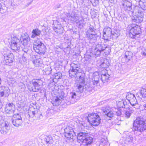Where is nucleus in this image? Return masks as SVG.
Wrapping results in <instances>:
<instances>
[{"label":"nucleus","instance_id":"obj_1","mask_svg":"<svg viewBox=\"0 0 146 146\" xmlns=\"http://www.w3.org/2000/svg\"><path fill=\"white\" fill-rule=\"evenodd\" d=\"M133 128L135 134L141 135L146 130V119L141 117H137L134 121Z\"/></svg>","mask_w":146,"mask_h":146},{"label":"nucleus","instance_id":"obj_2","mask_svg":"<svg viewBox=\"0 0 146 146\" xmlns=\"http://www.w3.org/2000/svg\"><path fill=\"white\" fill-rule=\"evenodd\" d=\"M110 51L111 49L107 45L101 43L96 45L95 48L92 50V53L96 58L99 56L101 53L103 52H104L106 55H108L110 54Z\"/></svg>","mask_w":146,"mask_h":146},{"label":"nucleus","instance_id":"obj_3","mask_svg":"<svg viewBox=\"0 0 146 146\" xmlns=\"http://www.w3.org/2000/svg\"><path fill=\"white\" fill-rule=\"evenodd\" d=\"M99 32L94 27L90 25L89 28L86 33L88 39L90 42L93 43L96 42L97 38L99 36Z\"/></svg>","mask_w":146,"mask_h":146},{"label":"nucleus","instance_id":"obj_4","mask_svg":"<svg viewBox=\"0 0 146 146\" xmlns=\"http://www.w3.org/2000/svg\"><path fill=\"white\" fill-rule=\"evenodd\" d=\"M87 119L88 122L91 125L95 126L98 125L101 120L100 116L97 113L89 114L87 117Z\"/></svg>","mask_w":146,"mask_h":146},{"label":"nucleus","instance_id":"obj_5","mask_svg":"<svg viewBox=\"0 0 146 146\" xmlns=\"http://www.w3.org/2000/svg\"><path fill=\"white\" fill-rule=\"evenodd\" d=\"M141 33V29L139 26L136 24L131 25V28L129 30V35L130 37L132 38L136 39L138 38Z\"/></svg>","mask_w":146,"mask_h":146},{"label":"nucleus","instance_id":"obj_6","mask_svg":"<svg viewBox=\"0 0 146 146\" xmlns=\"http://www.w3.org/2000/svg\"><path fill=\"white\" fill-rule=\"evenodd\" d=\"M33 48L34 50L40 55H44L45 46L43 43L38 40L34 41Z\"/></svg>","mask_w":146,"mask_h":146},{"label":"nucleus","instance_id":"obj_7","mask_svg":"<svg viewBox=\"0 0 146 146\" xmlns=\"http://www.w3.org/2000/svg\"><path fill=\"white\" fill-rule=\"evenodd\" d=\"M51 68L48 67L46 68V78L47 79V83L48 84L47 88H49V90L52 91L53 90V82H54V79H53V77H52L53 75L51 74Z\"/></svg>","mask_w":146,"mask_h":146},{"label":"nucleus","instance_id":"obj_8","mask_svg":"<svg viewBox=\"0 0 146 146\" xmlns=\"http://www.w3.org/2000/svg\"><path fill=\"white\" fill-rule=\"evenodd\" d=\"M81 72L80 66L79 64H71L70 69L69 71V75L70 77H77L76 74Z\"/></svg>","mask_w":146,"mask_h":146},{"label":"nucleus","instance_id":"obj_9","mask_svg":"<svg viewBox=\"0 0 146 146\" xmlns=\"http://www.w3.org/2000/svg\"><path fill=\"white\" fill-rule=\"evenodd\" d=\"M4 63L7 65L10 66L12 65L14 60L13 53H10V52L8 51L7 53L4 54Z\"/></svg>","mask_w":146,"mask_h":146},{"label":"nucleus","instance_id":"obj_10","mask_svg":"<svg viewBox=\"0 0 146 146\" xmlns=\"http://www.w3.org/2000/svg\"><path fill=\"white\" fill-rule=\"evenodd\" d=\"M126 98L133 107L135 108H138V105L137 103V100L134 94L131 93H127Z\"/></svg>","mask_w":146,"mask_h":146},{"label":"nucleus","instance_id":"obj_11","mask_svg":"<svg viewBox=\"0 0 146 146\" xmlns=\"http://www.w3.org/2000/svg\"><path fill=\"white\" fill-rule=\"evenodd\" d=\"M79 79L78 83L77 84L76 86L77 87L76 91L81 93L84 91V88L85 83L84 74H81V75L79 76Z\"/></svg>","mask_w":146,"mask_h":146},{"label":"nucleus","instance_id":"obj_12","mask_svg":"<svg viewBox=\"0 0 146 146\" xmlns=\"http://www.w3.org/2000/svg\"><path fill=\"white\" fill-rule=\"evenodd\" d=\"M64 135L68 139H72L76 135L72 128L69 126H67L64 129Z\"/></svg>","mask_w":146,"mask_h":146},{"label":"nucleus","instance_id":"obj_13","mask_svg":"<svg viewBox=\"0 0 146 146\" xmlns=\"http://www.w3.org/2000/svg\"><path fill=\"white\" fill-rule=\"evenodd\" d=\"M52 25L53 29L57 33L59 34L63 33L64 29L60 22L57 20L52 21Z\"/></svg>","mask_w":146,"mask_h":146},{"label":"nucleus","instance_id":"obj_14","mask_svg":"<svg viewBox=\"0 0 146 146\" xmlns=\"http://www.w3.org/2000/svg\"><path fill=\"white\" fill-rule=\"evenodd\" d=\"M13 116V118H12L11 120L13 125L16 127L21 125L23 122L21 114L19 113L15 114Z\"/></svg>","mask_w":146,"mask_h":146},{"label":"nucleus","instance_id":"obj_15","mask_svg":"<svg viewBox=\"0 0 146 146\" xmlns=\"http://www.w3.org/2000/svg\"><path fill=\"white\" fill-rule=\"evenodd\" d=\"M33 86L31 87L32 90L33 92H37L40 88V86L43 82L40 79L33 80L32 81Z\"/></svg>","mask_w":146,"mask_h":146},{"label":"nucleus","instance_id":"obj_16","mask_svg":"<svg viewBox=\"0 0 146 146\" xmlns=\"http://www.w3.org/2000/svg\"><path fill=\"white\" fill-rule=\"evenodd\" d=\"M10 128L8 122L5 121L0 125V132L2 134L5 135L9 132Z\"/></svg>","mask_w":146,"mask_h":146},{"label":"nucleus","instance_id":"obj_17","mask_svg":"<svg viewBox=\"0 0 146 146\" xmlns=\"http://www.w3.org/2000/svg\"><path fill=\"white\" fill-rule=\"evenodd\" d=\"M15 110V106L12 103L6 104L5 111L7 113L10 115V116L12 117L14 115Z\"/></svg>","mask_w":146,"mask_h":146},{"label":"nucleus","instance_id":"obj_18","mask_svg":"<svg viewBox=\"0 0 146 146\" xmlns=\"http://www.w3.org/2000/svg\"><path fill=\"white\" fill-rule=\"evenodd\" d=\"M67 17L68 20L73 23H75L79 19L78 14L74 10L72 11L71 13L67 14Z\"/></svg>","mask_w":146,"mask_h":146},{"label":"nucleus","instance_id":"obj_19","mask_svg":"<svg viewBox=\"0 0 146 146\" xmlns=\"http://www.w3.org/2000/svg\"><path fill=\"white\" fill-rule=\"evenodd\" d=\"M131 15H132L134 13L138 16L140 17L143 19L144 15L146 13L145 11L141 10V9L138 6H135L133 8L132 11H131Z\"/></svg>","mask_w":146,"mask_h":146},{"label":"nucleus","instance_id":"obj_20","mask_svg":"<svg viewBox=\"0 0 146 146\" xmlns=\"http://www.w3.org/2000/svg\"><path fill=\"white\" fill-rule=\"evenodd\" d=\"M112 31L111 28L108 27H106L103 31V38L105 40H108L110 39V37L111 36Z\"/></svg>","mask_w":146,"mask_h":146},{"label":"nucleus","instance_id":"obj_21","mask_svg":"<svg viewBox=\"0 0 146 146\" xmlns=\"http://www.w3.org/2000/svg\"><path fill=\"white\" fill-rule=\"evenodd\" d=\"M104 70H102L101 72V79L102 82L105 83L106 82H108L110 80V75L108 73L107 70L104 69Z\"/></svg>","mask_w":146,"mask_h":146},{"label":"nucleus","instance_id":"obj_22","mask_svg":"<svg viewBox=\"0 0 146 146\" xmlns=\"http://www.w3.org/2000/svg\"><path fill=\"white\" fill-rule=\"evenodd\" d=\"M9 93V88L5 86L0 87V97H7L8 96Z\"/></svg>","mask_w":146,"mask_h":146},{"label":"nucleus","instance_id":"obj_23","mask_svg":"<svg viewBox=\"0 0 146 146\" xmlns=\"http://www.w3.org/2000/svg\"><path fill=\"white\" fill-rule=\"evenodd\" d=\"M77 141L78 142H84L86 136L88 135V133L82 131H80L77 133Z\"/></svg>","mask_w":146,"mask_h":146},{"label":"nucleus","instance_id":"obj_24","mask_svg":"<svg viewBox=\"0 0 146 146\" xmlns=\"http://www.w3.org/2000/svg\"><path fill=\"white\" fill-rule=\"evenodd\" d=\"M64 96V93L63 92L61 93V95L56 97L54 98L52 104L54 106H57L59 105L62 102V99Z\"/></svg>","mask_w":146,"mask_h":146},{"label":"nucleus","instance_id":"obj_25","mask_svg":"<svg viewBox=\"0 0 146 146\" xmlns=\"http://www.w3.org/2000/svg\"><path fill=\"white\" fill-rule=\"evenodd\" d=\"M18 41L15 42L14 43L10 44V48L13 50H20L21 47V42L20 40L18 39Z\"/></svg>","mask_w":146,"mask_h":146},{"label":"nucleus","instance_id":"obj_26","mask_svg":"<svg viewBox=\"0 0 146 146\" xmlns=\"http://www.w3.org/2000/svg\"><path fill=\"white\" fill-rule=\"evenodd\" d=\"M122 5L125 11H129L132 9V3L126 0L123 1Z\"/></svg>","mask_w":146,"mask_h":146},{"label":"nucleus","instance_id":"obj_27","mask_svg":"<svg viewBox=\"0 0 146 146\" xmlns=\"http://www.w3.org/2000/svg\"><path fill=\"white\" fill-rule=\"evenodd\" d=\"M88 8L86 6L81 7H80V15L82 17L85 15L87 16L88 15Z\"/></svg>","mask_w":146,"mask_h":146},{"label":"nucleus","instance_id":"obj_28","mask_svg":"<svg viewBox=\"0 0 146 146\" xmlns=\"http://www.w3.org/2000/svg\"><path fill=\"white\" fill-rule=\"evenodd\" d=\"M100 78L99 75L97 74L96 75L94 74L93 78H92V82L94 85L97 86L99 84V78Z\"/></svg>","mask_w":146,"mask_h":146},{"label":"nucleus","instance_id":"obj_29","mask_svg":"<svg viewBox=\"0 0 146 146\" xmlns=\"http://www.w3.org/2000/svg\"><path fill=\"white\" fill-rule=\"evenodd\" d=\"M30 38L29 37L23 38L20 41L21 46H26L30 43Z\"/></svg>","mask_w":146,"mask_h":146},{"label":"nucleus","instance_id":"obj_30","mask_svg":"<svg viewBox=\"0 0 146 146\" xmlns=\"http://www.w3.org/2000/svg\"><path fill=\"white\" fill-rule=\"evenodd\" d=\"M136 96H138L140 98L146 97V88H142L140 92L136 94Z\"/></svg>","mask_w":146,"mask_h":146},{"label":"nucleus","instance_id":"obj_31","mask_svg":"<svg viewBox=\"0 0 146 146\" xmlns=\"http://www.w3.org/2000/svg\"><path fill=\"white\" fill-rule=\"evenodd\" d=\"M139 5L141 9L143 11L146 10V0H139Z\"/></svg>","mask_w":146,"mask_h":146},{"label":"nucleus","instance_id":"obj_32","mask_svg":"<svg viewBox=\"0 0 146 146\" xmlns=\"http://www.w3.org/2000/svg\"><path fill=\"white\" fill-rule=\"evenodd\" d=\"M32 33L31 37V38H34L37 36H39L41 34V31L38 29H35L33 30Z\"/></svg>","mask_w":146,"mask_h":146},{"label":"nucleus","instance_id":"obj_33","mask_svg":"<svg viewBox=\"0 0 146 146\" xmlns=\"http://www.w3.org/2000/svg\"><path fill=\"white\" fill-rule=\"evenodd\" d=\"M132 53L130 52L127 51L125 54L124 58L126 62H129L132 58Z\"/></svg>","mask_w":146,"mask_h":146},{"label":"nucleus","instance_id":"obj_34","mask_svg":"<svg viewBox=\"0 0 146 146\" xmlns=\"http://www.w3.org/2000/svg\"><path fill=\"white\" fill-rule=\"evenodd\" d=\"M133 137L131 135H127L125 138V143L128 144L132 143L133 141Z\"/></svg>","mask_w":146,"mask_h":146},{"label":"nucleus","instance_id":"obj_35","mask_svg":"<svg viewBox=\"0 0 146 146\" xmlns=\"http://www.w3.org/2000/svg\"><path fill=\"white\" fill-rule=\"evenodd\" d=\"M132 21L133 22L136 23H140L143 20V19L140 17L138 16V15H135V17H133L131 18Z\"/></svg>","mask_w":146,"mask_h":146},{"label":"nucleus","instance_id":"obj_36","mask_svg":"<svg viewBox=\"0 0 146 146\" xmlns=\"http://www.w3.org/2000/svg\"><path fill=\"white\" fill-rule=\"evenodd\" d=\"M110 65L109 61L106 59L104 60V61L100 64V66L101 68H107Z\"/></svg>","mask_w":146,"mask_h":146},{"label":"nucleus","instance_id":"obj_37","mask_svg":"<svg viewBox=\"0 0 146 146\" xmlns=\"http://www.w3.org/2000/svg\"><path fill=\"white\" fill-rule=\"evenodd\" d=\"M93 139L92 138L89 136V134L87 136H86V137L85 139L84 140V142H85L86 144L88 145V144H90L92 142Z\"/></svg>","mask_w":146,"mask_h":146},{"label":"nucleus","instance_id":"obj_38","mask_svg":"<svg viewBox=\"0 0 146 146\" xmlns=\"http://www.w3.org/2000/svg\"><path fill=\"white\" fill-rule=\"evenodd\" d=\"M53 79H54V81L56 82V80L60 79L62 77V74L61 73L58 72L54 74L52 76Z\"/></svg>","mask_w":146,"mask_h":146},{"label":"nucleus","instance_id":"obj_39","mask_svg":"<svg viewBox=\"0 0 146 146\" xmlns=\"http://www.w3.org/2000/svg\"><path fill=\"white\" fill-rule=\"evenodd\" d=\"M53 140L52 137L50 135L46 137V143L48 144V146H51L52 144Z\"/></svg>","mask_w":146,"mask_h":146},{"label":"nucleus","instance_id":"obj_40","mask_svg":"<svg viewBox=\"0 0 146 146\" xmlns=\"http://www.w3.org/2000/svg\"><path fill=\"white\" fill-rule=\"evenodd\" d=\"M19 50L20 51L22 50L24 52H27V53H28V52H31V50L30 49V48L29 47V48H27V46H21L20 50Z\"/></svg>","mask_w":146,"mask_h":146},{"label":"nucleus","instance_id":"obj_41","mask_svg":"<svg viewBox=\"0 0 146 146\" xmlns=\"http://www.w3.org/2000/svg\"><path fill=\"white\" fill-rule=\"evenodd\" d=\"M133 112V110H131L130 108L127 110H126L125 111V117L127 118H129L130 117L131 115V114Z\"/></svg>","mask_w":146,"mask_h":146},{"label":"nucleus","instance_id":"obj_42","mask_svg":"<svg viewBox=\"0 0 146 146\" xmlns=\"http://www.w3.org/2000/svg\"><path fill=\"white\" fill-rule=\"evenodd\" d=\"M43 63V62L42 59L40 58L38 59L36 61L34 62V64L36 66H41Z\"/></svg>","mask_w":146,"mask_h":146},{"label":"nucleus","instance_id":"obj_43","mask_svg":"<svg viewBox=\"0 0 146 146\" xmlns=\"http://www.w3.org/2000/svg\"><path fill=\"white\" fill-rule=\"evenodd\" d=\"M36 114L35 111L29 110L28 112V116L29 117H33Z\"/></svg>","mask_w":146,"mask_h":146},{"label":"nucleus","instance_id":"obj_44","mask_svg":"<svg viewBox=\"0 0 146 146\" xmlns=\"http://www.w3.org/2000/svg\"><path fill=\"white\" fill-rule=\"evenodd\" d=\"M84 20L82 19L77 22V24L79 28H81L83 27L84 25Z\"/></svg>","mask_w":146,"mask_h":146},{"label":"nucleus","instance_id":"obj_45","mask_svg":"<svg viewBox=\"0 0 146 146\" xmlns=\"http://www.w3.org/2000/svg\"><path fill=\"white\" fill-rule=\"evenodd\" d=\"M118 104L120 108H125V105H127L126 102L123 100L119 102L118 103Z\"/></svg>","mask_w":146,"mask_h":146},{"label":"nucleus","instance_id":"obj_46","mask_svg":"<svg viewBox=\"0 0 146 146\" xmlns=\"http://www.w3.org/2000/svg\"><path fill=\"white\" fill-rule=\"evenodd\" d=\"M18 39L19 38L16 36L12 37L10 40V42H9V44H10V43H15V42L18 41ZM9 42H10V41H9Z\"/></svg>","mask_w":146,"mask_h":146},{"label":"nucleus","instance_id":"obj_47","mask_svg":"<svg viewBox=\"0 0 146 146\" xmlns=\"http://www.w3.org/2000/svg\"><path fill=\"white\" fill-rule=\"evenodd\" d=\"M119 36V34H116V33H114L112 31L111 34V36L110 37V39L112 38L113 40L116 39Z\"/></svg>","mask_w":146,"mask_h":146},{"label":"nucleus","instance_id":"obj_48","mask_svg":"<svg viewBox=\"0 0 146 146\" xmlns=\"http://www.w3.org/2000/svg\"><path fill=\"white\" fill-rule=\"evenodd\" d=\"M93 6L96 7L98 4L99 0H90Z\"/></svg>","mask_w":146,"mask_h":146},{"label":"nucleus","instance_id":"obj_49","mask_svg":"<svg viewBox=\"0 0 146 146\" xmlns=\"http://www.w3.org/2000/svg\"><path fill=\"white\" fill-rule=\"evenodd\" d=\"M6 8L5 6L3 7L2 4L0 3V11L1 13H4L6 11Z\"/></svg>","mask_w":146,"mask_h":146},{"label":"nucleus","instance_id":"obj_50","mask_svg":"<svg viewBox=\"0 0 146 146\" xmlns=\"http://www.w3.org/2000/svg\"><path fill=\"white\" fill-rule=\"evenodd\" d=\"M101 144L103 145H105L108 142L107 138H102L101 140Z\"/></svg>","mask_w":146,"mask_h":146},{"label":"nucleus","instance_id":"obj_51","mask_svg":"<svg viewBox=\"0 0 146 146\" xmlns=\"http://www.w3.org/2000/svg\"><path fill=\"white\" fill-rule=\"evenodd\" d=\"M103 112L106 115L111 111L110 109L108 107H106L103 108Z\"/></svg>","mask_w":146,"mask_h":146},{"label":"nucleus","instance_id":"obj_52","mask_svg":"<svg viewBox=\"0 0 146 146\" xmlns=\"http://www.w3.org/2000/svg\"><path fill=\"white\" fill-rule=\"evenodd\" d=\"M70 96L71 99H74L76 98V94L74 92H71L70 94Z\"/></svg>","mask_w":146,"mask_h":146},{"label":"nucleus","instance_id":"obj_53","mask_svg":"<svg viewBox=\"0 0 146 146\" xmlns=\"http://www.w3.org/2000/svg\"><path fill=\"white\" fill-rule=\"evenodd\" d=\"M106 115L108 117L110 118H111L112 117H113L114 116V113H113V112L111 110V111H110Z\"/></svg>","mask_w":146,"mask_h":146},{"label":"nucleus","instance_id":"obj_54","mask_svg":"<svg viewBox=\"0 0 146 146\" xmlns=\"http://www.w3.org/2000/svg\"><path fill=\"white\" fill-rule=\"evenodd\" d=\"M35 117H36L38 119H41L43 117V115H42V113H38L37 114H35Z\"/></svg>","mask_w":146,"mask_h":146},{"label":"nucleus","instance_id":"obj_55","mask_svg":"<svg viewBox=\"0 0 146 146\" xmlns=\"http://www.w3.org/2000/svg\"><path fill=\"white\" fill-rule=\"evenodd\" d=\"M31 52H28V53L27 52H24L23 55V58H26L29 57Z\"/></svg>","mask_w":146,"mask_h":146},{"label":"nucleus","instance_id":"obj_56","mask_svg":"<svg viewBox=\"0 0 146 146\" xmlns=\"http://www.w3.org/2000/svg\"><path fill=\"white\" fill-rule=\"evenodd\" d=\"M115 113L114 115H116L117 116H120L121 115V111L120 110H117Z\"/></svg>","mask_w":146,"mask_h":146},{"label":"nucleus","instance_id":"obj_57","mask_svg":"<svg viewBox=\"0 0 146 146\" xmlns=\"http://www.w3.org/2000/svg\"><path fill=\"white\" fill-rule=\"evenodd\" d=\"M84 57L86 61H88V60L91 59L92 57L91 55L86 54L84 56Z\"/></svg>","mask_w":146,"mask_h":146},{"label":"nucleus","instance_id":"obj_58","mask_svg":"<svg viewBox=\"0 0 146 146\" xmlns=\"http://www.w3.org/2000/svg\"><path fill=\"white\" fill-rule=\"evenodd\" d=\"M37 59H36V56L35 55H32L31 56V60L33 63H34V62L36 61Z\"/></svg>","mask_w":146,"mask_h":146},{"label":"nucleus","instance_id":"obj_59","mask_svg":"<svg viewBox=\"0 0 146 146\" xmlns=\"http://www.w3.org/2000/svg\"><path fill=\"white\" fill-rule=\"evenodd\" d=\"M94 90V87H91V86L87 89L86 91L88 92H92Z\"/></svg>","mask_w":146,"mask_h":146},{"label":"nucleus","instance_id":"obj_60","mask_svg":"<svg viewBox=\"0 0 146 146\" xmlns=\"http://www.w3.org/2000/svg\"><path fill=\"white\" fill-rule=\"evenodd\" d=\"M90 84L89 83H88L87 84H86V85L85 86V88L84 89L85 90V91H86V90L88 89V87H90Z\"/></svg>","mask_w":146,"mask_h":146},{"label":"nucleus","instance_id":"obj_61","mask_svg":"<svg viewBox=\"0 0 146 146\" xmlns=\"http://www.w3.org/2000/svg\"><path fill=\"white\" fill-rule=\"evenodd\" d=\"M79 1L82 4L83 3H84L86 2H87L89 1L88 0H79Z\"/></svg>","mask_w":146,"mask_h":146},{"label":"nucleus","instance_id":"obj_62","mask_svg":"<svg viewBox=\"0 0 146 146\" xmlns=\"http://www.w3.org/2000/svg\"><path fill=\"white\" fill-rule=\"evenodd\" d=\"M114 33H116V34H119V36L120 35V32L119 31L115 30L114 31H113Z\"/></svg>","mask_w":146,"mask_h":146},{"label":"nucleus","instance_id":"obj_63","mask_svg":"<svg viewBox=\"0 0 146 146\" xmlns=\"http://www.w3.org/2000/svg\"><path fill=\"white\" fill-rule=\"evenodd\" d=\"M141 53L144 56H146V48Z\"/></svg>","mask_w":146,"mask_h":146},{"label":"nucleus","instance_id":"obj_64","mask_svg":"<svg viewBox=\"0 0 146 146\" xmlns=\"http://www.w3.org/2000/svg\"><path fill=\"white\" fill-rule=\"evenodd\" d=\"M115 0H109L110 1L111 3H113L115 1Z\"/></svg>","mask_w":146,"mask_h":146}]
</instances>
